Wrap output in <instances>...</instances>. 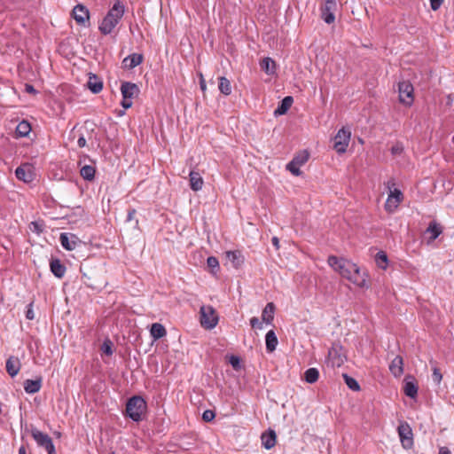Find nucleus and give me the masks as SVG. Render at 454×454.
Listing matches in <instances>:
<instances>
[{"label": "nucleus", "instance_id": "nucleus-1", "mask_svg": "<svg viewBox=\"0 0 454 454\" xmlns=\"http://www.w3.org/2000/svg\"><path fill=\"white\" fill-rule=\"evenodd\" d=\"M327 262L328 264L334 270L338 271L341 277L348 279L358 286L362 287L364 286V277L361 274L360 268L356 264L347 259L339 258L335 255H330Z\"/></svg>", "mask_w": 454, "mask_h": 454}, {"label": "nucleus", "instance_id": "nucleus-2", "mask_svg": "<svg viewBox=\"0 0 454 454\" xmlns=\"http://www.w3.org/2000/svg\"><path fill=\"white\" fill-rule=\"evenodd\" d=\"M125 10L124 4L121 0H115L98 26L100 33L104 35H110L122 19Z\"/></svg>", "mask_w": 454, "mask_h": 454}, {"label": "nucleus", "instance_id": "nucleus-3", "mask_svg": "<svg viewBox=\"0 0 454 454\" xmlns=\"http://www.w3.org/2000/svg\"><path fill=\"white\" fill-rule=\"evenodd\" d=\"M146 408V402L143 397L138 395L132 396L127 402L126 415L133 421L138 422L143 419Z\"/></svg>", "mask_w": 454, "mask_h": 454}, {"label": "nucleus", "instance_id": "nucleus-4", "mask_svg": "<svg viewBox=\"0 0 454 454\" xmlns=\"http://www.w3.org/2000/svg\"><path fill=\"white\" fill-rule=\"evenodd\" d=\"M121 92L122 95L121 105L124 109H129L133 105L132 99L138 96L140 90L136 83L122 82L121 85Z\"/></svg>", "mask_w": 454, "mask_h": 454}, {"label": "nucleus", "instance_id": "nucleus-5", "mask_svg": "<svg viewBox=\"0 0 454 454\" xmlns=\"http://www.w3.org/2000/svg\"><path fill=\"white\" fill-rule=\"evenodd\" d=\"M30 434L37 445L45 449L48 454H57L52 439L47 434L43 433L34 427H31Z\"/></svg>", "mask_w": 454, "mask_h": 454}, {"label": "nucleus", "instance_id": "nucleus-6", "mask_svg": "<svg viewBox=\"0 0 454 454\" xmlns=\"http://www.w3.org/2000/svg\"><path fill=\"white\" fill-rule=\"evenodd\" d=\"M218 323V316L212 306L200 308V324L206 329H213Z\"/></svg>", "mask_w": 454, "mask_h": 454}, {"label": "nucleus", "instance_id": "nucleus-7", "mask_svg": "<svg viewBox=\"0 0 454 454\" xmlns=\"http://www.w3.org/2000/svg\"><path fill=\"white\" fill-rule=\"evenodd\" d=\"M351 132L345 128L340 129L333 137V149L339 153L346 152L350 140Z\"/></svg>", "mask_w": 454, "mask_h": 454}, {"label": "nucleus", "instance_id": "nucleus-8", "mask_svg": "<svg viewBox=\"0 0 454 454\" xmlns=\"http://www.w3.org/2000/svg\"><path fill=\"white\" fill-rule=\"evenodd\" d=\"M413 86L408 81L398 83L399 101L405 106H411L413 103Z\"/></svg>", "mask_w": 454, "mask_h": 454}, {"label": "nucleus", "instance_id": "nucleus-9", "mask_svg": "<svg viewBox=\"0 0 454 454\" xmlns=\"http://www.w3.org/2000/svg\"><path fill=\"white\" fill-rule=\"evenodd\" d=\"M328 356L333 366L340 367L346 361L343 347L339 343H333L328 351Z\"/></svg>", "mask_w": 454, "mask_h": 454}, {"label": "nucleus", "instance_id": "nucleus-10", "mask_svg": "<svg viewBox=\"0 0 454 454\" xmlns=\"http://www.w3.org/2000/svg\"><path fill=\"white\" fill-rule=\"evenodd\" d=\"M403 199V195L402 192L398 189H395L394 191H390L387 201L385 203V209L388 213H393L398 207L399 204L402 202Z\"/></svg>", "mask_w": 454, "mask_h": 454}, {"label": "nucleus", "instance_id": "nucleus-11", "mask_svg": "<svg viewBox=\"0 0 454 454\" xmlns=\"http://www.w3.org/2000/svg\"><path fill=\"white\" fill-rule=\"evenodd\" d=\"M336 0H325V4L321 7V18L327 24H332L335 20L333 12L336 10Z\"/></svg>", "mask_w": 454, "mask_h": 454}, {"label": "nucleus", "instance_id": "nucleus-12", "mask_svg": "<svg viewBox=\"0 0 454 454\" xmlns=\"http://www.w3.org/2000/svg\"><path fill=\"white\" fill-rule=\"evenodd\" d=\"M401 442L404 448H411L412 441V431L408 423L403 422L397 427Z\"/></svg>", "mask_w": 454, "mask_h": 454}, {"label": "nucleus", "instance_id": "nucleus-13", "mask_svg": "<svg viewBox=\"0 0 454 454\" xmlns=\"http://www.w3.org/2000/svg\"><path fill=\"white\" fill-rule=\"evenodd\" d=\"M72 16L77 24L81 26L86 27L87 23L89 24L90 12L82 4H77L74 7Z\"/></svg>", "mask_w": 454, "mask_h": 454}, {"label": "nucleus", "instance_id": "nucleus-14", "mask_svg": "<svg viewBox=\"0 0 454 454\" xmlns=\"http://www.w3.org/2000/svg\"><path fill=\"white\" fill-rule=\"evenodd\" d=\"M16 177L25 183H29L33 180V172L29 165H21L15 170Z\"/></svg>", "mask_w": 454, "mask_h": 454}, {"label": "nucleus", "instance_id": "nucleus-15", "mask_svg": "<svg viewBox=\"0 0 454 454\" xmlns=\"http://www.w3.org/2000/svg\"><path fill=\"white\" fill-rule=\"evenodd\" d=\"M144 60V57L142 54L133 53L126 57L122 60V66L126 69H133L138 65H140Z\"/></svg>", "mask_w": 454, "mask_h": 454}, {"label": "nucleus", "instance_id": "nucleus-16", "mask_svg": "<svg viewBox=\"0 0 454 454\" xmlns=\"http://www.w3.org/2000/svg\"><path fill=\"white\" fill-rule=\"evenodd\" d=\"M50 268L56 278H62L65 276L67 268L59 259L52 258L50 262Z\"/></svg>", "mask_w": 454, "mask_h": 454}, {"label": "nucleus", "instance_id": "nucleus-17", "mask_svg": "<svg viewBox=\"0 0 454 454\" xmlns=\"http://www.w3.org/2000/svg\"><path fill=\"white\" fill-rule=\"evenodd\" d=\"M262 445L266 450H270L273 448L277 442V435L274 430L269 429L267 432L263 433L261 436Z\"/></svg>", "mask_w": 454, "mask_h": 454}, {"label": "nucleus", "instance_id": "nucleus-18", "mask_svg": "<svg viewBox=\"0 0 454 454\" xmlns=\"http://www.w3.org/2000/svg\"><path fill=\"white\" fill-rule=\"evenodd\" d=\"M403 392L407 396H409L411 398H415L417 396L418 386L415 383L414 379L411 376L405 378Z\"/></svg>", "mask_w": 454, "mask_h": 454}, {"label": "nucleus", "instance_id": "nucleus-19", "mask_svg": "<svg viewBox=\"0 0 454 454\" xmlns=\"http://www.w3.org/2000/svg\"><path fill=\"white\" fill-rule=\"evenodd\" d=\"M442 232V226L436 223L435 221H432L429 223V225L426 231V233H429L430 237L427 239V243L430 244L434 240H435Z\"/></svg>", "mask_w": 454, "mask_h": 454}, {"label": "nucleus", "instance_id": "nucleus-20", "mask_svg": "<svg viewBox=\"0 0 454 454\" xmlns=\"http://www.w3.org/2000/svg\"><path fill=\"white\" fill-rule=\"evenodd\" d=\"M389 370L395 377H399L403 372V360L400 356H396L389 364Z\"/></svg>", "mask_w": 454, "mask_h": 454}, {"label": "nucleus", "instance_id": "nucleus-21", "mask_svg": "<svg viewBox=\"0 0 454 454\" xmlns=\"http://www.w3.org/2000/svg\"><path fill=\"white\" fill-rule=\"evenodd\" d=\"M20 369V362L18 357L10 356L6 361V371L11 377L16 376Z\"/></svg>", "mask_w": 454, "mask_h": 454}, {"label": "nucleus", "instance_id": "nucleus-22", "mask_svg": "<svg viewBox=\"0 0 454 454\" xmlns=\"http://www.w3.org/2000/svg\"><path fill=\"white\" fill-rule=\"evenodd\" d=\"M42 387V378L36 380H26L24 381V389L27 394H35L40 391Z\"/></svg>", "mask_w": 454, "mask_h": 454}, {"label": "nucleus", "instance_id": "nucleus-23", "mask_svg": "<svg viewBox=\"0 0 454 454\" xmlns=\"http://www.w3.org/2000/svg\"><path fill=\"white\" fill-rule=\"evenodd\" d=\"M190 176V186L191 189L194 192H198L202 189L204 181L199 172L191 171L189 174Z\"/></svg>", "mask_w": 454, "mask_h": 454}, {"label": "nucleus", "instance_id": "nucleus-24", "mask_svg": "<svg viewBox=\"0 0 454 454\" xmlns=\"http://www.w3.org/2000/svg\"><path fill=\"white\" fill-rule=\"evenodd\" d=\"M293 102H294V98L291 96H287V97L284 98L280 101L278 107L275 109L274 115L278 116V115L285 114L288 111V109L292 106Z\"/></svg>", "mask_w": 454, "mask_h": 454}, {"label": "nucleus", "instance_id": "nucleus-25", "mask_svg": "<svg viewBox=\"0 0 454 454\" xmlns=\"http://www.w3.org/2000/svg\"><path fill=\"white\" fill-rule=\"evenodd\" d=\"M87 86L91 92L98 94L103 89V82L96 74H90Z\"/></svg>", "mask_w": 454, "mask_h": 454}, {"label": "nucleus", "instance_id": "nucleus-26", "mask_svg": "<svg viewBox=\"0 0 454 454\" xmlns=\"http://www.w3.org/2000/svg\"><path fill=\"white\" fill-rule=\"evenodd\" d=\"M275 305L273 302H269L262 310V318L266 324H271L274 319Z\"/></svg>", "mask_w": 454, "mask_h": 454}, {"label": "nucleus", "instance_id": "nucleus-27", "mask_svg": "<svg viewBox=\"0 0 454 454\" xmlns=\"http://www.w3.org/2000/svg\"><path fill=\"white\" fill-rule=\"evenodd\" d=\"M31 131V125L27 121H21L16 127V137H25L28 136Z\"/></svg>", "mask_w": 454, "mask_h": 454}, {"label": "nucleus", "instance_id": "nucleus-28", "mask_svg": "<svg viewBox=\"0 0 454 454\" xmlns=\"http://www.w3.org/2000/svg\"><path fill=\"white\" fill-rule=\"evenodd\" d=\"M266 349L268 352H273L278 345V338L273 330L269 331L265 336Z\"/></svg>", "mask_w": 454, "mask_h": 454}, {"label": "nucleus", "instance_id": "nucleus-29", "mask_svg": "<svg viewBox=\"0 0 454 454\" xmlns=\"http://www.w3.org/2000/svg\"><path fill=\"white\" fill-rule=\"evenodd\" d=\"M260 67L262 70H263L268 74H272L276 70V63L270 58H264L260 63Z\"/></svg>", "mask_w": 454, "mask_h": 454}, {"label": "nucleus", "instance_id": "nucleus-30", "mask_svg": "<svg viewBox=\"0 0 454 454\" xmlns=\"http://www.w3.org/2000/svg\"><path fill=\"white\" fill-rule=\"evenodd\" d=\"M151 335L154 340L164 337L167 333L165 327L160 323H154L151 326Z\"/></svg>", "mask_w": 454, "mask_h": 454}, {"label": "nucleus", "instance_id": "nucleus-31", "mask_svg": "<svg viewBox=\"0 0 454 454\" xmlns=\"http://www.w3.org/2000/svg\"><path fill=\"white\" fill-rule=\"evenodd\" d=\"M226 257L231 261L235 268L239 267L243 263V256L239 251H228Z\"/></svg>", "mask_w": 454, "mask_h": 454}, {"label": "nucleus", "instance_id": "nucleus-32", "mask_svg": "<svg viewBox=\"0 0 454 454\" xmlns=\"http://www.w3.org/2000/svg\"><path fill=\"white\" fill-rule=\"evenodd\" d=\"M59 240H60L61 246L68 251L74 250L76 247V241L70 240V238L68 237L67 233H61L60 237H59Z\"/></svg>", "mask_w": 454, "mask_h": 454}, {"label": "nucleus", "instance_id": "nucleus-33", "mask_svg": "<svg viewBox=\"0 0 454 454\" xmlns=\"http://www.w3.org/2000/svg\"><path fill=\"white\" fill-rule=\"evenodd\" d=\"M95 168L90 165H85L80 169V174L83 179L91 181L95 177Z\"/></svg>", "mask_w": 454, "mask_h": 454}, {"label": "nucleus", "instance_id": "nucleus-34", "mask_svg": "<svg viewBox=\"0 0 454 454\" xmlns=\"http://www.w3.org/2000/svg\"><path fill=\"white\" fill-rule=\"evenodd\" d=\"M375 262L379 268L386 270L388 265L387 254L384 251L378 252L375 255Z\"/></svg>", "mask_w": 454, "mask_h": 454}, {"label": "nucleus", "instance_id": "nucleus-35", "mask_svg": "<svg viewBox=\"0 0 454 454\" xmlns=\"http://www.w3.org/2000/svg\"><path fill=\"white\" fill-rule=\"evenodd\" d=\"M218 88L221 93H223L225 96H228L231 93V82L227 78L223 76L219 77Z\"/></svg>", "mask_w": 454, "mask_h": 454}, {"label": "nucleus", "instance_id": "nucleus-36", "mask_svg": "<svg viewBox=\"0 0 454 454\" xmlns=\"http://www.w3.org/2000/svg\"><path fill=\"white\" fill-rule=\"evenodd\" d=\"M318 377L319 372L316 368H309L304 372V380L310 384L315 383L318 380Z\"/></svg>", "mask_w": 454, "mask_h": 454}, {"label": "nucleus", "instance_id": "nucleus-37", "mask_svg": "<svg viewBox=\"0 0 454 454\" xmlns=\"http://www.w3.org/2000/svg\"><path fill=\"white\" fill-rule=\"evenodd\" d=\"M343 378L345 380V383L351 390L358 391L360 389L358 382L354 378L348 374H343Z\"/></svg>", "mask_w": 454, "mask_h": 454}, {"label": "nucleus", "instance_id": "nucleus-38", "mask_svg": "<svg viewBox=\"0 0 454 454\" xmlns=\"http://www.w3.org/2000/svg\"><path fill=\"white\" fill-rule=\"evenodd\" d=\"M101 351L107 356H112L113 355V342L108 339L104 340L103 344L101 345Z\"/></svg>", "mask_w": 454, "mask_h": 454}, {"label": "nucleus", "instance_id": "nucleus-39", "mask_svg": "<svg viewBox=\"0 0 454 454\" xmlns=\"http://www.w3.org/2000/svg\"><path fill=\"white\" fill-rule=\"evenodd\" d=\"M207 265L209 269L212 270V272H215V270L219 269V262L216 257L209 256L207 260Z\"/></svg>", "mask_w": 454, "mask_h": 454}, {"label": "nucleus", "instance_id": "nucleus-40", "mask_svg": "<svg viewBox=\"0 0 454 454\" xmlns=\"http://www.w3.org/2000/svg\"><path fill=\"white\" fill-rule=\"evenodd\" d=\"M403 149H404L403 145L401 142H396V143H395V145H393L390 151H391L392 155L397 156V155H401L403 153Z\"/></svg>", "mask_w": 454, "mask_h": 454}, {"label": "nucleus", "instance_id": "nucleus-41", "mask_svg": "<svg viewBox=\"0 0 454 454\" xmlns=\"http://www.w3.org/2000/svg\"><path fill=\"white\" fill-rule=\"evenodd\" d=\"M300 166L296 164V161L291 160L287 166L286 168L294 176H300L301 170L299 168Z\"/></svg>", "mask_w": 454, "mask_h": 454}, {"label": "nucleus", "instance_id": "nucleus-42", "mask_svg": "<svg viewBox=\"0 0 454 454\" xmlns=\"http://www.w3.org/2000/svg\"><path fill=\"white\" fill-rule=\"evenodd\" d=\"M309 159V155L307 153L300 154L295 156L292 160L296 161L298 166L303 165Z\"/></svg>", "mask_w": 454, "mask_h": 454}, {"label": "nucleus", "instance_id": "nucleus-43", "mask_svg": "<svg viewBox=\"0 0 454 454\" xmlns=\"http://www.w3.org/2000/svg\"><path fill=\"white\" fill-rule=\"evenodd\" d=\"M433 380L436 383V384H440V382L442 381V375L440 372V370L437 368V367H434L433 368Z\"/></svg>", "mask_w": 454, "mask_h": 454}, {"label": "nucleus", "instance_id": "nucleus-44", "mask_svg": "<svg viewBox=\"0 0 454 454\" xmlns=\"http://www.w3.org/2000/svg\"><path fill=\"white\" fill-rule=\"evenodd\" d=\"M215 417V414L213 411L211 410H206L203 414H202V419L204 421L206 422H210L212 421Z\"/></svg>", "mask_w": 454, "mask_h": 454}, {"label": "nucleus", "instance_id": "nucleus-45", "mask_svg": "<svg viewBox=\"0 0 454 454\" xmlns=\"http://www.w3.org/2000/svg\"><path fill=\"white\" fill-rule=\"evenodd\" d=\"M230 364H231V366L233 367V369L235 370H239L241 368V365H240V359L239 356H231L230 357Z\"/></svg>", "mask_w": 454, "mask_h": 454}, {"label": "nucleus", "instance_id": "nucleus-46", "mask_svg": "<svg viewBox=\"0 0 454 454\" xmlns=\"http://www.w3.org/2000/svg\"><path fill=\"white\" fill-rule=\"evenodd\" d=\"M443 0H430V5L433 11H437L442 4Z\"/></svg>", "mask_w": 454, "mask_h": 454}, {"label": "nucleus", "instance_id": "nucleus-47", "mask_svg": "<svg viewBox=\"0 0 454 454\" xmlns=\"http://www.w3.org/2000/svg\"><path fill=\"white\" fill-rule=\"evenodd\" d=\"M250 325L253 328H259L261 329L262 327V324L260 322V320L254 317L250 319Z\"/></svg>", "mask_w": 454, "mask_h": 454}, {"label": "nucleus", "instance_id": "nucleus-48", "mask_svg": "<svg viewBox=\"0 0 454 454\" xmlns=\"http://www.w3.org/2000/svg\"><path fill=\"white\" fill-rule=\"evenodd\" d=\"M136 214H137V210L135 208H129L128 210L126 222H131L132 220H134Z\"/></svg>", "mask_w": 454, "mask_h": 454}, {"label": "nucleus", "instance_id": "nucleus-49", "mask_svg": "<svg viewBox=\"0 0 454 454\" xmlns=\"http://www.w3.org/2000/svg\"><path fill=\"white\" fill-rule=\"evenodd\" d=\"M26 317L29 320H33L35 318V314L32 309V303L29 304L27 311H26Z\"/></svg>", "mask_w": 454, "mask_h": 454}, {"label": "nucleus", "instance_id": "nucleus-50", "mask_svg": "<svg viewBox=\"0 0 454 454\" xmlns=\"http://www.w3.org/2000/svg\"><path fill=\"white\" fill-rule=\"evenodd\" d=\"M25 90H26L27 93H30V94H35V93H36V90H35V89L34 88V86H33V85H31V84H28V83H27V84L25 85Z\"/></svg>", "mask_w": 454, "mask_h": 454}, {"label": "nucleus", "instance_id": "nucleus-51", "mask_svg": "<svg viewBox=\"0 0 454 454\" xmlns=\"http://www.w3.org/2000/svg\"><path fill=\"white\" fill-rule=\"evenodd\" d=\"M77 144H78V146L80 148H82L84 146H86V139L84 137V136H81L79 138H78V141H77Z\"/></svg>", "mask_w": 454, "mask_h": 454}, {"label": "nucleus", "instance_id": "nucleus-52", "mask_svg": "<svg viewBox=\"0 0 454 454\" xmlns=\"http://www.w3.org/2000/svg\"><path fill=\"white\" fill-rule=\"evenodd\" d=\"M271 242L272 245L276 247V249L279 248V239L277 237H273Z\"/></svg>", "mask_w": 454, "mask_h": 454}, {"label": "nucleus", "instance_id": "nucleus-53", "mask_svg": "<svg viewBox=\"0 0 454 454\" xmlns=\"http://www.w3.org/2000/svg\"><path fill=\"white\" fill-rule=\"evenodd\" d=\"M439 454H451V452L447 447H442L440 448Z\"/></svg>", "mask_w": 454, "mask_h": 454}, {"label": "nucleus", "instance_id": "nucleus-54", "mask_svg": "<svg viewBox=\"0 0 454 454\" xmlns=\"http://www.w3.org/2000/svg\"><path fill=\"white\" fill-rule=\"evenodd\" d=\"M200 89L202 91H205L206 90V82L204 81V79L201 77L200 79Z\"/></svg>", "mask_w": 454, "mask_h": 454}, {"label": "nucleus", "instance_id": "nucleus-55", "mask_svg": "<svg viewBox=\"0 0 454 454\" xmlns=\"http://www.w3.org/2000/svg\"><path fill=\"white\" fill-rule=\"evenodd\" d=\"M453 99H454V96L453 95H451V94L448 95V97H447V104L448 105H451Z\"/></svg>", "mask_w": 454, "mask_h": 454}, {"label": "nucleus", "instance_id": "nucleus-56", "mask_svg": "<svg viewBox=\"0 0 454 454\" xmlns=\"http://www.w3.org/2000/svg\"><path fill=\"white\" fill-rule=\"evenodd\" d=\"M19 454H27V450H26L25 446L22 445L20 447Z\"/></svg>", "mask_w": 454, "mask_h": 454}, {"label": "nucleus", "instance_id": "nucleus-57", "mask_svg": "<svg viewBox=\"0 0 454 454\" xmlns=\"http://www.w3.org/2000/svg\"><path fill=\"white\" fill-rule=\"evenodd\" d=\"M110 454H114V453H110Z\"/></svg>", "mask_w": 454, "mask_h": 454}]
</instances>
